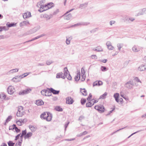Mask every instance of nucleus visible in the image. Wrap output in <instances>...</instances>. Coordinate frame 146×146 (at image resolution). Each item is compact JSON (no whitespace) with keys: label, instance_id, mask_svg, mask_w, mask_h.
<instances>
[{"label":"nucleus","instance_id":"603ef678","mask_svg":"<svg viewBox=\"0 0 146 146\" xmlns=\"http://www.w3.org/2000/svg\"><path fill=\"white\" fill-rule=\"evenodd\" d=\"M81 77L82 78L81 79V81L82 82L84 81L85 79L86 76L84 75H81Z\"/></svg>","mask_w":146,"mask_h":146},{"label":"nucleus","instance_id":"c9c22d12","mask_svg":"<svg viewBox=\"0 0 146 146\" xmlns=\"http://www.w3.org/2000/svg\"><path fill=\"white\" fill-rule=\"evenodd\" d=\"M8 146H14L15 144L14 143H13L12 141H9L7 142Z\"/></svg>","mask_w":146,"mask_h":146},{"label":"nucleus","instance_id":"de8ad7c7","mask_svg":"<svg viewBox=\"0 0 146 146\" xmlns=\"http://www.w3.org/2000/svg\"><path fill=\"white\" fill-rule=\"evenodd\" d=\"M19 94L20 95H23L25 94H26L24 90H23L21 91L19 93Z\"/></svg>","mask_w":146,"mask_h":146},{"label":"nucleus","instance_id":"b1692460","mask_svg":"<svg viewBox=\"0 0 146 146\" xmlns=\"http://www.w3.org/2000/svg\"><path fill=\"white\" fill-rule=\"evenodd\" d=\"M27 24H30L28 21H24L20 23V27H22L24 25H26Z\"/></svg>","mask_w":146,"mask_h":146},{"label":"nucleus","instance_id":"aec40b11","mask_svg":"<svg viewBox=\"0 0 146 146\" xmlns=\"http://www.w3.org/2000/svg\"><path fill=\"white\" fill-rule=\"evenodd\" d=\"M138 70L140 71H143L145 70H146V68L145 67V65H141L139 67Z\"/></svg>","mask_w":146,"mask_h":146},{"label":"nucleus","instance_id":"864d4df0","mask_svg":"<svg viewBox=\"0 0 146 146\" xmlns=\"http://www.w3.org/2000/svg\"><path fill=\"white\" fill-rule=\"evenodd\" d=\"M59 12V10L57 9L55 11H54L53 13V15H55Z\"/></svg>","mask_w":146,"mask_h":146},{"label":"nucleus","instance_id":"7c9ffc66","mask_svg":"<svg viewBox=\"0 0 146 146\" xmlns=\"http://www.w3.org/2000/svg\"><path fill=\"white\" fill-rule=\"evenodd\" d=\"M54 109L58 111H63V109L60 107V106H56L55 108Z\"/></svg>","mask_w":146,"mask_h":146},{"label":"nucleus","instance_id":"393cba45","mask_svg":"<svg viewBox=\"0 0 146 146\" xmlns=\"http://www.w3.org/2000/svg\"><path fill=\"white\" fill-rule=\"evenodd\" d=\"M16 24V23H10L9 22H7L6 23V25L9 28L15 26Z\"/></svg>","mask_w":146,"mask_h":146},{"label":"nucleus","instance_id":"58836bf2","mask_svg":"<svg viewBox=\"0 0 146 146\" xmlns=\"http://www.w3.org/2000/svg\"><path fill=\"white\" fill-rule=\"evenodd\" d=\"M40 29V27L39 26H37L36 27L33 28V30L34 31V32L35 33L37 31H38Z\"/></svg>","mask_w":146,"mask_h":146},{"label":"nucleus","instance_id":"6e6d98bb","mask_svg":"<svg viewBox=\"0 0 146 146\" xmlns=\"http://www.w3.org/2000/svg\"><path fill=\"white\" fill-rule=\"evenodd\" d=\"M53 62L52 61H49L48 60L46 62V64L47 65H49L51 64Z\"/></svg>","mask_w":146,"mask_h":146},{"label":"nucleus","instance_id":"4d7b16f0","mask_svg":"<svg viewBox=\"0 0 146 146\" xmlns=\"http://www.w3.org/2000/svg\"><path fill=\"white\" fill-rule=\"evenodd\" d=\"M19 76H16L14 77L13 78V80H14V81H16L17 80H18V79L19 78Z\"/></svg>","mask_w":146,"mask_h":146},{"label":"nucleus","instance_id":"39448f33","mask_svg":"<svg viewBox=\"0 0 146 146\" xmlns=\"http://www.w3.org/2000/svg\"><path fill=\"white\" fill-rule=\"evenodd\" d=\"M66 103L68 104H72L74 102L73 99L70 97L66 98Z\"/></svg>","mask_w":146,"mask_h":146},{"label":"nucleus","instance_id":"c85d7f7f","mask_svg":"<svg viewBox=\"0 0 146 146\" xmlns=\"http://www.w3.org/2000/svg\"><path fill=\"white\" fill-rule=\"evenodd\" d=\"M12 117L11 116H9L6 120L5 122L4 123V124L5 125H6V123H8L9 121H10L12 119Z\"/></svg>","mask_w":146,"mask_h":146},{"label":"nucleus","instance_id":"5701e85b","mask_svg":"<svg viewBox=\"0 0 146 146\" xmlns=\"http://www.w3.org/2000/svg\"><path fill=\"white\" fill-rule=\"evenodd\" d=\"M23 113V110L17 111L16 114V115L17 117H22L24 114Z\"/></svg>","mask_w":146,"mask_h":146},{"label":"nucleus","instance_id":"9d476101","mask_svg":"<svg viewBox=\"0 0 146 146\" xmlns=\"http://www.w3.org/2000/svg\"><path fill=\"white\" fill-rule=\"evenodd\" d=\"M103 83L102 81H96L95 82H94L93 84V86H100Z\"/></svg>","mask_w":146,"mask_h":146},{"label":"nucleus","instance_id":"49530a36","mask_svg":"<svg viewBox=\"0 0 146 146\" xmlns=\"http://www.w3.org/2000/svg\"><path fill=\"white\" fill-rule=\"evenodd\" d=\"M92 94L91 93H90L89 94L88 96V97H87V98L86 99L88 101H90V100H91V99L92 98Z\"/></svg>","mask_w":146,"mask_h":146},{"label":"nucleus","instance_id":"cd10ccee","mask_svg":"<svg viewBox=\"0 0 146 146\" xmlns=\"http://www.w3.org/2000/svg\"><path fill=\"white\" fill-rule=\"evenodd\" d=\"M25 74H23L22 75H21L20 76H19V79H18V80H16V81H15L14 80V82H19V81H20V80H21V79L24 78V77H25L26 76H27V75H24Z\"/></svg>","mask_w":146,"mask_h":146},{"label":"nucleus","instance_id":"72a5a7b5","mask_svg":"<svg viewBox=\"0 0 146 146\" xmlns=\"http://www.w3.org/2000/svg\"><path fill=\"white\" fill-rule=\"evenodd\" d=\"M1 29H0V32H1L3 30L7 31L9 29L8 28H7L5 26H0Z\"/></svg>","mask_w":146,"mask_h":146},{"label":"nucleus","instance_id":"3c124183","mask_svg":"<svg viewBox=\"0 0 146 146\" xmlns=\"http://www.w3.org/2000/svg\"><path fill=\"white\" fill-rule=\"evenodd\" d=\"M18 70H19V69L16 68V69H13L11 70H10V71L11 72V73H13L14 72H17L18 71Z\"/></svg>","mask_w":146,"mask_h":146},{"label":"nucleus","instance_id":"bb28decb","mask_svg":"<svg viewBox=\"0 0 146 146\" xmlns=\"http://www.w3.org/2000/svg\"><path fill=\"white\" fill-rule=\"evenodd\" d=\"M29 127L32 132L35 131L36 129V127H34L31 125H29Z\"/></svg>","mask_w":146,"mask_h":146},{"label":"nucleus","instance_id":"1a4fd4ad","mask_svg":"<svg viewBox=\"0 0 146 146\" xmlns=\"http://www.w3.org/2000/svg\"><path fill=\"white\" fill-rule=\"evenodd\" d=\"M45 35L44 34H43L40 35H39L38 36H37L36 37H35V38H32L31 40H28L27 41L25 42H24V43H26V42H31V41H33L34 40H35L36 39H38L41 37H43Z\"/></svg>","mask_w":146,"mask_h":146},{"label":"nucleus","instance_id":"e2e57ef3","mask_svg":"<svg viewBox=\"0 0 146 146\" xmlns=\"http://www.w3.org/2000/svg\"><path fill=\"white\" fill-rule=\"evenodd\" d=\"M91 57L92 59H97V56L96 55H92L91 56Z\"/></svg>","mask_w":146,"mask_h":146},{"label":"nucleus","instance_id":"052dcab7","mask_svg":"<svg viewBox=\"0 0 146 146\" xmlns=\"http://www.w3.org/2000/svg\"><path fill=\"white\" fill-rule=\"evenodd\" d=\"M16 123H17V125H19L21 126L22 125H21V122L20 119L17 121Z\"/></svg>","mask_w":146,"mask_h":146},{"label":"nucleus","instance_id":"6e6552de","mask_svg":"<svg viewBox=\"0 0 146 146\" xmlns=\"http://www.w3.org/2000/svg\"><path fill=\"white\" fill-rule=\"evenodd\" d=\"M44 5V7H45V8L47 7L48 8V9L51 8L54 6V3L52 2L48 3Z\"/></svg>","mask_w":146,"mask_h":146},{"label":"nucleus","instance_id":"f8f14e48","mask_svg":"<svg viewBox=\"0 0 146 146\" xmlns=\"http://www.w3.org/2000/svg\"><path fill=\"white\" fill-rule=\"evenodd\" d=\"M80 92L82 93V95L84 96H86L87 95V91L85 88L83 89L82 88H80Z\"/></svg>","mask_w":146,"mask_h":146},{"label":"nucleus","instance_id":"774afa93","mask_svg":"<svg viewBox=\"0 0 146 146\" xmlns=\"http://www.w3.org/2000/svg\"><path fill=\"white\" fill-rule=\"evenodd\" d=\"M97 28H95L91 31L90 33H94L97 31Z\"/></svg>","mask_w":146,"mask_h":146},{"label":"nucleus","instance_id":"338daca9","mask_svg":"<svg viewBox=\"0 0 146 146\" xmlns=\"http://www.w3.org/2000/svg\"><path fill=\"white\" fill-rule=\"evenodd\" d=\"M45 89L42 90L41 91V94L43 95V96H45Z\"/></svg>","mask_w":146,"mask_h":146},{"label":"nucleus","instance_id":"9b49d317","mask_svg":"<svg viewBox=\"0 0 146 146\" xmlns=\"http://www.w3.org/2000/svg\"><path fill=\"white\" fill-rule=\"evenodd\" d=\"M63 73L62 72H60L59 73H57L56 74V78H62L63 79H64L65 78V76H63Z\"/></svg>","mask_w":146,"mask_h":146},{"label":"nucleus","instance_id":"0e129e2a","mask_svg":"<svg viewBox=\"0 0 146 146\" xmlns=\"http://www.w3.org/2000/svg\"><path fill=\"white\" fill-rule=\"evenodd\" d=\"M85 73V72L83 68H82L81 69V75H84Z\"/></svg>","mask_w":146,"mask_h":146},{"label":"nucleus","instance_id":"a211bd4d","mask_svg":"<svg viewBox=\"0 0 146 146\" xmlns=\"http://www.w3.org/2000/svg\"><path fill=\"white\" fill-rule=\"evenodd\" d=\"M36 104L38 106H41L43 105L44 103L41 100H36Z\"/></svg>","mask_w":146,"mask_h":146},{"label":"nucleus","instance_id":"423d86ee","mask_svg":"<svg viewBox=\"0 0 146 146\" xmlns=\"http://www.w3.org/2000/svg\"><path fill=\"white\" fill-rule=\"evenodd\" d=\"M44 118V119H46L47 121H50L52 118V115L49 112H48L46 116Z\"/></svg>","mask_w":146,"mask_h":146},{"label":"nucleus","instance_id":"e433bc0d","mask_svg":"<svg viewBox=\"0 0 146 146\" xmlns=\"http://www.w3.org/2000/svg\"><path fill=\"white\" fill-rule=\"evenodd\" d=\"M43 17L44 18L47 19H49L52 17V15H50L49 16L46 14H45L44 15Z\"/></svg>","mask_w":146,"mask_h":146},{"label":"nucleus","instance_id":"5fc2aeb1","mask_svg":"<svg viewBox=\"0 0 146 146\" xmlns=\"http://www.w3.org/2000/svg\"><path fill=\"white\" fill-rule=\"evenodd\" d=\"M117 46L119 50L120 51V50L121 48L122 47V46L121 45V44H117Z\"/></svg>","mask_w":146,"mask_h":146},{"label":"nucleus","instance_id":"473e14b6","mask_svg":"<svg viewBox=\"0 0 146 146\" xmlns=\"http://www.w3.org/2000/svg\"><path fill=\"white\" fill-rule=\"evenodd\" d=\"M107 95V93L105 92L104 94L100 96L99 99H104L106 98V96Z\"/></svg>","mask_w":146,"mask_h":146},{"label":"nucleus","instance_id":"f3484780","mask_svg":"<svg viewBox=\"0 0 146 146\" xmlns=\"http://www.w3.org/2000/svg\"><path fill=\"white\" fill-rule=\"evenodd\" d=\"M88 4V2H86L83 4H80L79 7V8L82 9L86 7Z\"/></svg>","mask_w":146,"mask_h":146},{"label":"nucleus","instance_id":"8fccbe9b","mask_svg":"<svg viewBox=\"0 0 146 146\" xmlns=\"http://www.w3.org/2000/svg\"><path fill=\"white\" fill-rule=\"evenodd\" d=\"M90 24L89 22H82L81 23V25L87 26Z\"/></svg>","mask_w":146,"mask_h":146},{"label":"nucleus","instance_id":"680f3d73","mask_svg":"<svg viewBox=\"0 0 146 146\" xmlns=\"http://www.w3.org/2000/svg\"><path fill=\"white\" fill-rule=\"evenodd\" d=\"M15 131L17 133H19L21 131V130L20 129H19L17 127H15Z\"/></svg>","mask_w":146,"mask_h":146},{"label":"nucleus","instance_id":"2f4dec72","mask_svg":"<svg viewBox=\"0 0 146 146\" xmlns=\"http://www.w3.org/2000/svg\"><path fill=\"white\" fill-rule=\"evenodd\" d=\"M132 50L133 51L135 52H138L139 50V49L137 48V46H134L132 47Z\"/></svg>","mask_w":146,"mask_h":146},{"label":"nucleus","instance_id":"79ce46f5","mask_svg":"<svg viewBox=\"0 0 146 146\" xmlns=\"http://www.w3.org/2000/svg\"><path fill=\"white\" fill-rule=\"evenodd\" d=\"M144 129H141V130H140L139 131H137L133 133H132L131 135H130L128 137V138H129V137H130L131 136H132V135H133L136 133H137L139 132H141V131H144Z\"/></svg>","mask_w":146,"mask_h":146},{"label":"nucleus","instance_id":"a19ab883","mask_svg":"<svg viewBox=\"0 0 146 146\" xmlns=\"http://www.w3.org/2000/svg\"><path fill=\"white\" fill-rule=\"evenodd\" d=\"M48 90V92H47V94H46V96H52V92H50V88H47Z\"/></svg>","mask_w":146,"mask_h":146},{"label":"nucleus","instance_id":"f704fd0d","mask_svg":"<svg viewBox=\"0 0 146 146\" xmlns=\"http://www.w3.org/2000/svg\"><path fill=\"white\" fill-rule=\"evenodd\" d=\"M35 33L34 31L33 30V29L30 30L29 31H28L27 32V33H25L26 35H29L30 34H32V33Z\"/></svg>","mask_w":146,"mask_h":146},{"label":"nucleus","instance_id":"13d9d810","mask_svg":"<svg viewBox=\"0 0 146 146\" xmlns=\"http://www.w3.org/2000/svg\"><path fill=\"white\" fill-rule=\"evenodd\" d=\"M21 134V133H20L18 134L17 135H16L15 136V140H18L19 139V137L20 136Z\"/></svg>","mask_w":146,"mask_h":146},{"label":"nucleus","instance_id":"7ed1b4c3","mask_svg":"<svg viewBox=\"0 0 146 146\" xmlns=\"http://www.w3.org/2000/svg\"><path fill=\"white\" fill-rule=\"evenodd\" d=\"M134 85V83L133 81H129L126 83L125 84V87L129 89H131Z\"/></svg>","mask_w":146,"mask_h":146},{"label":"nucleus","instance_id":"ddd939ff","mask_svg":"<svg viewBox=\"0 0 146 146\" xmlns=\"http://www.w3.org/2000/svg\"><path fill=\"white\" fill-rule=\"evenodd\" d=\"M106 45L108 48L109 50H112L113 49L114 47L112 46L111 42L110 41H108L106 43Z\"/></svg>","mask_w":146,"mask_h":146},{"label":"nucleus","instance_id":"c03bdc74","mask_svg":"<svg viewBox=\"0 0 146 146\" xmlns=\"http://www.w3.org/2000/svg\"><path fill=\"white\" fill-rule=\"evenodd\" d=\"M101 70L103 72L106 71L107 70L106 68V67L103 66H101Z\"/></svg>","mask_w":146,"mask_h":146},{"label":"nucleus","instance_id":"dca6fc26","mask_svg":"<svg viewBox=\"0 0 146 146\" xmlns=\"http://www.w3.org/2000/svg\"><path fill=\"white\" fill-rule=\"evenodd\" d=\"M119 95L118 93H116L114 94L113 95V97L115 99L116 101L117 102H119Z\"/></svg>","mask_w":146,"mask_h":146},{"label":"nucleus","instance_id":"412c9836","mask_svg":"<svg viewBox=\"0 0 146 146\" xmlns=\"http://www.w3.org/2000/svg\"><path fill=\"white\" fill-rule=\"evenodd\" d=\"M45 7H44V5H40V8L38 10V11L40 12L41 13L47 10V9H45Z\"/></svg>","mask_w":146,"mask_h":146},{"label":"nucleus","instance_id":"37998d69","mask_svg":"<svg viewBox=\"0 0 146 146\" xmlns=\"http://www.w3.org/2000/svg\"><path fill=\"white\" fill-rule=\"evenodd\" d=\"M46 115H46V113L45 112H44L40 115V117L41 119H44V118H45V117H46Z\"/></svg>","mask_w":146,"mask_h":146},{"label":"nucleus","instance_id":"a878e982","mask_svg":"<svg viewBox=\"0 0 146 146\" xmlns=\"http://www.w3.org/2000/svg\"><path fill=\"white\" fill-rule=\"evenodd\" d=\"M32 133L31 132L27 133L25 136H24L25 139H26L29 138V137H31L32 136Z\"/></svg>","mask_w":146,"mask_h":146},{"label":"nucleus","instance_id":"6ab92c4d","mask_svg":"<svg viewBox=\"0 0 146 146\" xmlns=\"http://www.w3.org/2000/svg\"><path fill=\"white\" fill-rule=\"evenodd\" d=\"M31 13L30 12H29L28 15L27 13H24V15H23V18L25 19H27L28 18H29L31 17Z\"/></svg>","mask_w":146,"mask_h":146},{"label":"nucleus","instance_id":"bf43d9fd","mask_svg":"<svg viewBox=\"0 0 146 146\" xmlns=\"http://www.w3.org/2000/svg\"><path fill=\"white\" fill-rule=\"evenodd\" d=\"M108 60L107 59H105L104 60H99V61L103 62L104 63H106L107 61Z\"/></svg>","mask_w":146,"mask_h":146},{"label":"nucleus","instance_id":"f257e3e1","mask_svg":"<svg viewBox=\"0 0 146 146\" xmlns=\"http://www.w3.org/2000/svg\"><path fill=\"white\" fill-rule=\"evenodd\" d=\"M94 108L100 113H103L104 112L105 108L103 105H96L94 107Z\"/></svg>","mask_w":146,"mask_h":146},{"label":"nucleus","instance_id":"0eeeda50","mask_svg":"<svg viewBox=\"0 0 146 146\" xmlns=\"http://www.w3.org/2000/svg\"><path fill=\"white\" fill-rule=\"evenodd\" d=\"M145 13H146V8H144L142 9L139 13L137 14L135 16H138L139 15H143Z\"/></svg>","mask_w":146,"mask_h":146},{"label":"nucleus","instance_id":"09e8293b","mask_svg":"<svg viewBox=\"0 0 146 146\" xmlns=\"http://www.w3.org/2000/svg\"><path fill=\"white\" fill-rule=\"evenodd\" d=\"M26 133L27 131L26 129H25L24 130H23L22 131L21 135L24 136L26 135Z\"/></svg>","mask_w":146,"mask_h":146},{"label":"nucleus","instance_id":"4be33fe9","mask_svg":"<svg viewBox=\"0 0 146 146\" xmlns=\"http://www.w3.org/2000/svg\"><path fill=\"white\" fill-rule=\"evenodd\" d=\"M80 78V72H78L77 75L75 76L74 79L76 81H78L79 80Z\"/></svg>","mask_w":146,"mask_h":146},{"label":"nucleus","instance_id":"69168bd1","mask_svg":"<svg viewBox=\"0 0 146 146\" xmlns=\"http://www.w3.org/2000/svg\"><path fill=\"white\" fill-rule=\"evenodd\" d=\"M21 142H18L15 144V146H21Z\"/></svg>","mask_w":146,"mask_h":146},{"label":"nucleus","instance_id":"f03ea898","mask_svg":"<svg viewBox=\"0 0 146 146\" xmlns=\"http://www.w3.org/2000/svg\"><path fill=\"white\" fill-rule=\"evenodd\" d=\"M74 9H72L70 10L67 11L63 15L64 17V19L66 20H69L71 18L72 15L70 14L67 15L69 12L72 11L74 10Z\"/></svg>","mask_w":146,"mask_h":146},{"label":"nucleus","instance_id":"20e7f679","mask_svg":"<svg viewBox=\"0 0 146 146\" xmlns=\"http://www.w3.org/2000/svg\"><path fill=\"white\" fill-rule=\"evenodd\" d=\"M7 91L9 94L11 95L13 94L15 90L13 86H9L7 89Z\"/></svg>","mask_w":146,"mask_h":146},{"label":"nucleus","instance_id":"4c0bfd02","mask_svg":"<svg viewBox=\"0 0 146 146\" xmlns=\"http://www.w3.org/2000/svg\"><path fill=\"white\" fill-rule=\"evenodd\" d=\"M86 100L85 98H82L81 100V103L82 105H84L86 102Z\"/></svg>","mask_w":146,"mask_h":146},{"label":"nucleus","instance_id":"a18cd8bd","mask_svg":"<svg viewBox=\"0 0 146 146\" xmlns=\"http://www.w3.org/2000/svg\"><path fill=\"white\" fill-rule=\"evenodd\" d=\"M80 25H81V23H78L76 24H74V25H72L70 27H77V26H79Z\"/></svg>","mask_w":146,"mask_h":146},{"label":"nucleus","instance_id":"4468645a","mask_svg":"<svg viewBox=\"0 0 146 146\" xmlns=\"http://www.w3.org/2000/svg\"><path fill=\"white\" fill-rule=\"evenodd\" d=\"M94 99H92L90 101H88L86 104V106L87 108L91 107L94 105V104H92L91 101L94 100Z\"/></svg>","mask_w":146,"mask_h":146},{"label":"nucleus","instance_id":"ea45409f","mask_svg":"<svg viewBox=\"0 0 146 146\" xmlns=\"http://www.w3.org/2000/svg\"><path fill=\"white\" fill-rule=\"evenodd\" d=\"M31 90H32L29 88H27L26 89L24 90L26 94L29 93Z\"/></svg>","mask_w":146,"mask_h":146},{"label":"nucleus","instance_id":"c756f323","mask_svg":"<svg viewBox=\"0 0 146 146\" xmlns=\"http://www.w3.org/2000/svg\"><path fill=\"white\" fill-rule=\"evenodd\" d=\"M94 50L97 51V52H101L103 51V49L100 46H98L96 47V48H94L93 49Z\"/></svg>","mask_w":146,"mask_h":146},{"label":"nucleus","instance_id":"2eb2a0df","mask_svg":"<svg viewBox=\"0 0 146 146\" xmlns=\"http://www.w3.org/2000/svg\"><path fill=\"white\" fill-rule=\"evenodd\" d=\"M50 88V92L54 94H58L60 92L59 90H56L52 88Z\"/></svg>","mask_w":146,"mask_h":146}]
</instances>
